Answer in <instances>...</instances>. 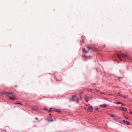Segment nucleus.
Masks as SVG:
<instances>
[{
  "label": "nucleus",
  "mask_w": 132,
  "mask_h": 132,
  "mask_svg": "<svg viewBox=\"0 0 132 132\" xmlns=\"http://www.w3.org/2000/svg\"><path fill=\"white\" fill-rule=\"evenodd\" d=\"M118 94L120 96H122V95H120L119 93H118Z\"/></svg>",
  "instance_id": "obj_17"
},
{
  "label": "nucleus",
  "mask_w": 132,
  "mask_h": 132,
  "mask_svg": "<svg viewBox=\"0 0 132 132\" xmlns=\"http://www.w3.org/2000/svg\"><path fill=\"white\" fill-rule=\"evenodd\" d=\"M85 100H86V101L87 102H88V101L87 98H85Z\"/></svg>",
  "instance_id": "obj_16"
},
{
  "label": "nucleus",
  "mask_w": 132,
  "mask_h": 132,
  "mask_svg": "<svg viewBox=\"0 0 132 132\" xmlns=\"http://www.w3.org/2000/svg\"><path fill=\"white\" fill-rule=\"evenodd\" d=\"M88 111L90 112H92L93 110V108L92 106H91L90 107L88 108Z\"/></svg>",
  "instance_id": "obj_3"
},
{
  "label": "nucleus",
  "mask_w": 132,
  "mask_h": 132,
  "mask_svg": "<svg viewBox=\"0 0 132 132\" xmlns=\"http://www.w3.org/2000/svg\"><path fill=\"white\" fill-rule=\"evenodd\" d=\"M122 105H124V104H122Z\"/></svg>",
  "instance_id": "obj_27"
},
{
  "label": "nucleus",
  "mask_w": 132,
  "mask_h": 132,
  "mask_svg": "<svg viewBox=\"0 0 132 132\" xmlns=\"http://www.w3.org/2000/svg\"><path fill=\"white\" fill-rule=\"evenodd\" d=\"M114 103L116 104H122V103L121 102H114Z\"/></svg>",
  "instance_id": "obj_9"
},
{
  "label": "nucleus",
  "mask_w": 132,
  "mask_h": 132,
  "mask_svg": "<svg viewBox=\"0 0 132 132\" xmlns=\"http://www.w3.org/2000/svg\"><path fill=\"white\" fill-rule=\"evenodd\" d=\"M52 109H52V108H50V110H48V111H49V112H51V111H52V110H52Z\"/></svg>",
  "instance_id": "obj_13"
},
{
  "label": "nucleus",
  "mask_w": 132,
  "mask_h": 132,
  "mask_svg": "<svg viewBox=\"0 0 132 132\" xmlns=\"http://www.w3.org/2000/svg\"><path fill=\"white\" fill-rule=\"evenodd\" d=\"M15 104L16 105L18 104H20L21 105H22V104L20 103H17Z\"/></svg>",
  "instance_id": "obj_11"
},
{
  "label": "nucleus",
  "mask_w": 132,
  "mask_h": 132,
  "mask_svg": "<svg viewBox=\"0 0 132 132\" xmlns=\"http://www.w3.org/2000/svg\"><path fill=\"white\" fill-rule=\"evenodd\" d=\"M129 113L130 114H132V112L131 111Z\"/></svg>",
  "instance_id": "obj_18"
},
{
  "label": "nucleus",
  "mask_w": 132,
  "mask_h": 132,
  "mask_svg": "<svg viewBox=\"0 0 132 132\" xmlns=\"http://www.w3.org/2000/svg\"><path fill=\"white\" fill-rule=\"evenodd\" d=\"M108 95H112V94H108Z\"/></svg>",
  "instance_id": "obj_24"
},
{
  "label": "nucleus",
  "mask_w": 132,
  "mask_h": 132,
  "mask_svg": "<svg viewBox=\"0 0 132 132\" xmlns=\"http://www.w3.org/2000/svg\"><path fill=\"white\" fill-rule=\"evenodd\" d=\"M117 57L120 59L121 61H122L121 59V57L125 58L127 57V55L126 54H124L122 53L120 54H117Z\"/></svg>",
  "instance_id": "obj_1"
},
{
  "label": "nucleus",
  "mask_w": 132,
  "mask_h": 132,
  "mask_svg": "<svg viewBox=\"0 0 132 132\" xmlns=\"http://www.w3.org/2000/svg\"><path fill=\"white\" fill-rule=\"evenodd\" d=\"M123 122H124V123H125V124H126L129 125L130 124V123L129 122H128L127 121L123 120Z\"/></svg>",
  "instance_id": "obj_5"
},
{
  "label": "nucleus",
  "mask_w": 132,
  "mask_h": 132,
  "mask_svg": "<svg viewBox=\"0 0 132 132\" xmlns=\"http://www.w3.org/2000/svg\"><path fill=\"white\" fill-rule=\"evenodd\" d=\"M118 78H119V77H118Z\"/></svg>",
  "instance_id": "obj_28"
},
{
  "label": "nucleus",
  "mask_w": 132,
  "mask_h": 132,
  "mask_svg": "<svg viewBox=\"0 0 132 132\" xmlns=\"http://www.w3.org/2000/svg\"><path fill=\"white\" fill-rule=\"evenodd\" d=\"M9 98L11 100H17L16 98H14V97H9Z\"/></svg>",
  "instance_id": "obj_7"
},
{
  "label": "nucleus",
  "mask_w": 132,
  "mask_h": 132,
  "mask_svg": "<svg viewBox=\"0 0 132 132\" xmlns=\"http://www.w3.org/2000/svg\"><path fill=\"white\" fill-rule=\"evenodd\" d=\"M48 120L49 121H53V120Z\"/></svg>",
  "instance_id": "obj_15"
},
{
  "label": "nucleus",
  "mask_w": 132,
  "mask_h": 132,
  "mask_svg": "<svg viewBox=\"0 0 132 132\" xmlns=\"http://www.w3.org/2000/svg\"><path fill=\"white\" fill-rule=\"evenodd\" d=\"M120 108L125 111L126 112L127 111V109L126 108L121 107Z\"/></svg>",
  "instance_id": "obj_4"
},
{
  "label": "nucleus",
  "mask_w": 132,
  "mask_h": 132,
  "mask_svg": "<svg viewBox=\"0 0 132 132\" xmlns=\"http://www.w3.org/2000/svg\"><path fill=\"white\" fill-rule=\"evenodd\" d=\"M44 109L46 110H47V109L46 108H44Z\"/></svg>",
  "instance_id": "obj_25"
},
{
  "label": "nucleus",
  "mask_w": 132,
  "mask_h": 132,
  "mask_svg": "<svg viewBox=\"0 0 132 132\" xmlns=\"http://www.w3.org/2000/svg\"><path fill=\"white\" fill-rule=\"evenodd\" d=\"M53 110H54V111H55L56 112H60V111L59 110H57L56 109H53Z\"/></svg>",
  "instance_id": "obj_12"
},
{
  "label": "nucleus",
  "mask_w": 132,
  "mask_h": 132,
  "mask_svg": "<svg viewBox=\"0 0 132 132\" xmlns=\"http://www.w3.org/2000/svg\"><path fill=\"white\" fill-rule=\"evenodd\" d=\"M85 52L86 53H88V52L87 51H85Z\"/></svg>",
  "instance_id": "obj_20"
},
{
  "label": "nucleus",
  "mask_w": 132,
  "mask_h": 132,
  "mask_svg": "<svg viewBox=\"0 0 132 132\" xmlns=\"http://www.w3.org/2000/svg\"><path fill=\"white\" fill-rule=\"evenodd\" d=\"M76 99V95H74L72 96L71 99H70V101H75Z\"/></svg>",
  "instance_id": "obj_2"
},
{
  "label": "nucleus",
  "mask_w": 132,
  "mask_h": 132,
  "mask_svg": "<svg viewBox=\"0 0 132 132\" xmlns=\"http://www.w3.org/2000/svg\"><path fill=\"white\" fill-rule=\"evenodd\" d=\"M8 93L9 94H12L13 95V93L11 92H9V93Z\"/></svg>",
  "instance_id": "obj_14"
},
{
  "label": "nucleus",
  "mask_w": 132,
  "mask_h": 132,
  "mask_svg": "<svg viewBox=\"0 0 132 132\" xmlns=\"http://www.w3.org/2000/svg\"><path fill=\"white\" fill-rule=\"evenodd\" d=\"M124 117H125V118H127V119H128V118H127V117H126V116H124Z\"/></svg>",
  "instance_id": "obj_23"
},
{
  "label": "nucleus",
  "mask_w": 132,
  "mask_h": 132,
  "mask_svg": "<svg viewBox=\"0 0 132 132\" xmlns=\"http://www.w3.org/2000/svg\"><path fill=\"white\" fill-rule=\"evenodd\" d=\"M100 106L101 107L106 108L107 106L106 104L101 105H100Z\"/></svg>",
  "instance_id": "obj_6"
},
{
  "label": "nucleus",
  "mask_w": 132,
  "mask_h": 132,
  "mask_svg": "<svg viewBox=\"0 0 132 132\" xmlns=\"http://www.w3.org/2000/svg\"><path fill=\"white\" fill-rule=\"evenodd\" d=\"M76 102L77 103H78V100H77Z\"/></svg>",
  "instance_id": "obj_21"
},
{
  "label": "nucleus",
  "mask_w": 132,
  "mask_h": 132,
  "mask_svg": "<svg viewBox=\"0 0 132 132\" xmlns=\"http://www.w3.org/2000/svg\"><path fill=\"white\" fill-rule=\"evenodd\" d=\"M98 110V109H96V110Z\"/></svg>",
  "instance_id": "obj_29"
},
{
  "label": "nucleus",
  "mask_w": 132,
  "mask_h": 132,
  "mask_svg": "<svg viewBox=\"0 0 132 132\" xmlns=\"http://www.w3.org/2000/svg\"><path fill=\"white\" fill-rule=\"evenodd\" d=\"M82 50H83V51H84L85 52V48H83V49H82Z\"/></svg>",
  "instance_id": "obj_22"
},
{
  "label": "nucleus",
  "mask_w": 132,
  "mask_h": 132,
  "mask_svg": "<svg viewBox=\"0 0 132 132\" xmlns=\"http://www.w3.org/2000/svg\"><path fill=\"white\" fill-rule=\"evenodd\" d=\"M109 115L110 116H111L115 118V117H116V116H115L114 115H111V114H109Z\"/></svg>",
  "instance_id": "obj_10"
},
{
  "label": "nucleus",
  "mask_w": 132,
  "mask_h": 132,
  "mask_svg": "<svg viewBox=\"0 0 132 132\" xmlns=\"http://www.w3.org/2000/svg\"><path fill=\"white\" fill-rule=\"evenodd\" d=\"M86 47L88 50L92 49H93V48H92L91 47H89L88 46H86Z\"/></svg>",
  "instance_id": "obj_8"
},
{
  "label": "nucleus",
  "mask_w": 132,
  "mask_h": 132,
  "mask_svg": "<svg viewBox=\"0 0 132 132\" xmlns=\"http://www.w3.org/2000/svg\"><path fill=\"white\" fill-rule=\"evenodd\" d=\"M35 119L36 120H38V118H37V117H36L35 118Z\"/></svg>",
  "instance_id": "obj_19"
},
{
  "label": "nucleus",
  "mask_w": 132,
  "mask_h": 132,
  "mask_svg": "<svg viewBox=\"0 0 132 132\" xmlns=\"http://www.w3.org/2000/svg\"><path fill=\"white\" fill-rule=\"evenodd\" d=\"M85 57L86 58H87V57L86 56H85Z\"/></svg>",
  "instance_id": "obj_26"
}]
</instances>
